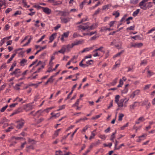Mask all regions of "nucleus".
I'll return each instance as SVG.
<instances>
[{
    "label": "nucleus",
    "mask_w": 155,
    "mask_h": 155,
    "mask_svg": "<svg viewBox=\"0 0 155 155\" xmlns=\"http://www.w3.org/2000/svg\"><path fill=\"white\" fill-rule=\"evenodd\" d=\"M118 79V78H116L113 81L110 83V84L113 86L115 85L117 82V81Z\"/></svg>",
    "instance_id": "obj_21"
},
{
    "label": "nucleus",
    "mask_w": 155,
    "mask_h": 155,
    "mask_svg": "<svg viewBox=\"0 0 155 155\" xmlns=\"http://www.w3.org/2000/svg\"><path fill=\"white\" fill-rule=\"evenodd\" d=\"M111 6V5L110 4H108L107 5H106L104 6L103 7V10H105L106 9H108L109 7H110Z\"/></svg>",
    "instance_id": "obj_31"
},
{
    "label": "nucleus",
    "mask_w": 155,
    "mask_h": 155,
    "mask_svg": "<svg viewBox=\"0 0 155 155\" xmlns=\"http://www.w3.org/2000/svg\"><path fill=\"white\" fill-rule=\"evenodd\" d=\"M120 96L119 95H117L115 97V101L116 103H118L119 100Z\"/></svg>",
    "instance_id": "obj_29"
},
{
    "label": "nucleus",
    "mask_w": 155,
    "mask_h": 155,
    "mask_svg": "<svg viewBox=\"0 0 155 155\" xmlns=\"http://www.w3.org/2000/svg\"><path fill=\"white\" fill-rule=\"evenodd\" d=\"M18 103H15L9 105V107L10 108H13L15 107L16 105H17L18 104Z\"/></svg>",
    "instance_id": "obj_54"
},
{
    "label": "nucleus",
    "mask_w": 155,
    "mask_h": 155,
    "mask_svg": "<svg viewBox=\"0 0 155 155\" xmlns=\"http://www.w3.org/2000/svg\"><path fill=\"white\" fill-rule=\"evenodd\" d=\"M27 60L25 59H22L21 60L20 64L21 66H24L26 63Z\"/></svg>",
    "instance_id": "obj_10"
},
{
    "label": "nucleus",
    "mask_w": 155,
    "mask_h": 155,
    "mask_svg": "<svg viewBox=\"0 0 155 155\" xmlns=\"http://www.w3.org/2000/svg\"><path fill=\"white\" fill-rule=\"evenodd\" d=\"M42 9L43 12L47 15H49L51 13V10L48 8L43 7L42 8Z\"/></svg>",
    "instance_id": "obj_7"
},
{
    "label": "nucleus",
    "mask_w": 155,
    "mask_h": 155,
    "mask_svg": "<svg viewBox=\"0 0 155 155\" xmlns=\"http://www.w3.org/2000/svg\"><path fill=\"white\" fill-rule=\"evenodd\" d=\"M141 126H139L138 127H137L134 126L133 127V129L135 130V132L137 133V130L138 129H140L141 128Z\"/></svg>",
    "instance_id": "obj_46"
},
{
    "label": "nucleus",
    "mask_w": 155,
    "mask_h": 155,
    "mask_svg": "<svg viewBox=\"0 0 155 155\" xmlns=\"http://www.w3.org/2000/svg\"><path fill=\"white\" fill-rule=\"evenodd\" d=\"M97 26V25L96 24H93L91 26H89V29L92 30L94 29Z\"/></svg>",
    "instance_id": "obj_17"
},
{
    "label": "nucleus",
    "mask_w": 155,
    "mask_h": 155,
    "mask_svg": "<svg viewBox=\"0 0 155 155\" xmlns=\"http://www.w3.org/2000/svg\"><path fill=\"white\" fill-rule=\"evenodd\" d=\"M79 36L82 37V36H81L79 34H78L76 33H74L73 35V37L74 38H76Z\"/></svg>",
    "instance_id": "obj_52"
},
{
    "label": "nucleus",
    "mask_w": 155,
    "mask_h": 155,
    "mask_svg": "<svg viewBox=\"0 0 155 155\" xmlns=\"http://www.w3.org/2000/svg\"><path fill=\"white\" fill-rule=\"evenodd\" d=\"M116 131L117 130H115V132L113 133L110 136V140L113 142H114V139L115 137V135L116 133Z\"/></svg>",
    "instance_id": "obj_15"
},
{
    "label": "nucleus",
    "mask_w": 155,
    "mask_h": 155,
    "mask_svg": "<svg viewBox=\"0 0 155 155\" xmlns=\"http://www.w3.org/2000/svg\"><path fill=\"white\" fill-rule=\"evenodd\" d=\"M44 112V110H40L37 111L36 112L34 113L33 111L31 112L30 113V114H32L34 116H37L38 117H39L41 115V113Z\"/></svg>",
    "instance_id": "obj_4"
},
{
    "label": "nucleus",
    "mask_w": 155,
    "mask_h": 155,
    "mask_svg": "<svg viewBox=\"0 0 155 155\" xmlns=\"http://www.w3.org/2000/svg\"><path fill=\"white\" fill-rule=\"evenodd\" d=\"M60 116V114L59 113H57L56 114H54V115L52 116L49 119H52V118L54 117H55V118L58 117H59Z\"/></svg>",
    "instance_id": "obj_35"
},
{
    "label": "nucleus",
    "mask_w": 155,
    "mask_h": 155,
    "mask_svg": "<svg viewBox=\"0 0 155 155\" xmlns=\"http://www.w3.org/2000/svg\"><path fill=\"white\" fill-rule=\"evenodd\" d=\"M69 34V32L68 31L66 32H64L62 35L63 37L65 38H67L68 37Z\"/></svg>",
    "instance_id": "obj_32"
},
{
    "label": "nucleus",
    "mask_w": 155,
    "mask_h": 155,
    "mask_svg": "<svg viewBox=\"0 0 155 155\" xmlns=\"http://www.w3.org/2000/svg\"><path fill=\"white\" fill-rule=\"evenodd\" d=\"M70 12L68 11H63L62 16H68L70 14Z\"/></svg>",
    "instance_id": "obj_14"
},
{
    "label": "nucleus",
    "mask_w": 155,
    "mask_h": 155,
    "mask_svg": "<svg viewBox=\"0 0 155 155\" xmlns=\"http://www.w3.org/2000/svg\"><path fill=\"white\" fill-rule=\"evenodd\" d=\"M81 41H74L73 43L71 44V46L70 47H73L75 45H78L79 44H81Z\"/></svg>",
    "instance_id": "obj_13"
},
{
    "label": "nucleus",
    "mask_w": 155,
    "mask_h": 155,
    "mask_svg": "<svg viewBox=\"0 0 155 155\" xmlns=\"http://www.w3.org/2000/svg\"><path fill=\"white\" fill-rule=\"evenodd\" d=\"M133 19V18L131 17H130L127 18L126 21H127V24H129L130 22L129 21V20H132Z\"/></svg>",
    "instance_id": "obj_43"
},
{
    "label": "nucleus",
    "mask_w": 155,
    "mask_h": 155,
    "mask_svg": "<svg viewBox=\"0 0 155 155\" xmlns=\"http://www.w3.org/2000/svg\"><path fill=\"white\" fill-rule=\"evenodd\" d=\"M128 123H127V124L125 125H124L121 127V128H120L122 130H124V128H125V127H127L128 126Z\"/></svg>",
    "instance_id": "obj_56"
},
{
    "label": "nucleus",
    "mask_w": 155,
    "mask_h": 155,
    "mask_svg": "<svg viewBox=\"0 0 155 155\" xmlns=\"http://www.w3.org/2000/svg\"><path fill=\"white\" fill-rule=\"evenodd\" d=\"M38 61V60H36L35 61H34L32 62L31 64L29 66V68H30L31 67H32V66L34 65L36 63V62Z\"/></svg>",
    "instance_id": "obj_59"
},
{
    "label": "nucleus",
    "mask_w": 155,
    "mask_h": 155,
    "mask_svg": "<svg viewBox=\"0 0 155 155\" xmlns=\"http://www.w3.org/2000/svg\"><path fill=\"white\" fill-rule=\"evenodd\" d=\"M56 33H53L50 37L49 43H51L53 41L54 38V37L56 36Z\"/></svg>",
    "instance_id": "obj_11"
},
{
    "label": "nucleus",
    "mask_w": 155,
    "mask_h": 155,
    "mask_svg": "<svg viewBox=\"0 0 155 155\" xmlns=\"http://www.w3.org/2000/svg\"><path fill=\"white\" fill-rule=\"evenodd\" d=\"M103 48H104V47H103L101 46V47H100L99 48H98L97 49H96L94 50L93 51V52H95L97 51H101L102 52H104V51L102 50V49Z\"/></svg>",
    "instance_id": "obj_20"
},
{
    "label": "nucleus",
    "mask_w": 155,
    "mask_h": 155,
    "mask_svg": "<svg viewBox=\"0 0 155 155\" xmlns=\"http://www.w3.org/2000/svg\"><path fill=\"white\" fill-rule=\"evenodd\" d=\"M137 103V102H134L130 106V108L131 109H134V108L137 106V105L136 104Z\"/></svg>",
    "instance_id": "obj_18"
},
{
    "label": "nucleus",
    "mask_w": 155,
    "mask_h": 155,
    "mask_svg": "<svg viewBox=\"0 0 155 155\" xmlns=\"http://www.w3.org/2000/svg\"><path fill=\"white\" fill-rule=\"evenodd\" d=\"M53 3V5H56L61 4L62 3V2L59 1H55V0L54 2Z\"/></svg>",
    "instance_id": "obj_22"
},
{
    "label": "nucleus",
    "mask_w": 155,
    "mask_h": 155,
    "mask_svg": "<svg viewBox=\"0 0 155 155\" xmlns=\"http://www.w3.org/2000/svg\"><path fill=\"white\" fill-rule=\"evenodd\" d=\"M135 28V26L134 25L133 26H131L127 28L126 30H134Z\"/></svg>",
    "instance_id": "obj_51"
},
{
    "label": "nucleus",
    "mask_w": 155,
    "mask_h": 155,
    "mask_svg": "<svg viewBox=\"0 0 155 155\" xmlns=\"http://www.w3.org/2000/svg\"><path fill=\"white\" fill-rule=\"evenodd\" d=\"M93 49V47H91L90 48H87L84 49L81 51V53H83L85 52L89 51Z\"/></svg>",
    "instance_id": "obj_16"
},
{
    "label": "nucleus",
    "mask_w": 155,
    "mask_h": 155,
    "mask_svg": "<svg viewBox=\"0 0 155 155\" xmlns=\"http://www.w3.org/2000/svg\"><path fill=\"white\" fill-rule=\"evenodd\" d=\"M124 146V143H122V144H121L119 146H118V147H117L116 148L114 147V150H119L121 148L122 146Z\"/></svg>",
    "instance_id": "obj_39"
},
{
    "label": "nucleus",
    "mask_w": 155,
    "mask_h": 155,
    "mask_svg": "<svg viewBox=\"0 0 155 155\" xmlns=\"http://www.w3.org/2000/svg\"><path fill=\"white\" fill-rule=\"evenodd\" d=\"M101 114H101L100 115H96L94 117H92V119L93 120L99 118L101 117Z\"/></svg>",
    "instance_id": "obj_44"
},
{
    "label": "nucleus",
    "mask_w": 155,
    "mask_h": 155,
    "mask_svg": "<svg viewBox=\"0 0 155 155\" xmlns=\"http://www.w3.org/2000/svg\"><path fill=\"white\" fill-rule=\"evenodd\" d=\"M17 124L16 126V127L18 129H21L23 127L25 123L24 120L22 119L16 122Z\"/></svg>",
    "instance_id": "obj_2"
},
{
    "label": "nucleus",
    "mask_w": 155,
    "mask_h": 155,
    "mask_svg": "<svg viewBox=\"0 0 155 155\" xmlns=\"http://www.w3.org/2000/svg\"><path fill=\"white\" fill-rule=\"evenodd\" d=\"M93 61L92 60H90L86 61V63L87 64L91 65L92 64V63L93 62Z\"/></svg>",
    "instance_id": "obj_53"
},
{
    "label": "nucleus",
    "mask_w": 155,
    "mask_h": 155,
    "mask_svg": "<svg viewBox=\"0 0 155 155\" xmlns=\"http://www.w3.org/2000/svg\"><path fill=\"white\" fill-rule=\"evenodd\" d=\"M148 101L147 100H145L142 102V106L147 105L148 103Z\"/></svg>",
    "instance_id": "obj_38"
},
{
    "label": "nucleus",
    "mask_w": 155,
    "mask_h": 155,
    "mask_svg": "<svg viewBox=\"0 0 155 155\" xmlns=\"http://www.w3.org/2000/svg\"><path fill=\"white\" fill-rule=\"evenodd\" d=\"M21 85V84H16L14 86V88L16 90H19L20 89V88L19 87Z\"/></svg>",
    "instance_id": "obj_42"
},
{
    "label": "nucleus",
    "mask_w": 155,
    "mask_h": 155,
    "mask_svg": "<svg viewBox=\"0 0 155 155\" xmlns=\"http://www.w3.org/2000/svg\"><path fill=\"white\" fill-rule=\"evenodd\" d=\"M147 61L146 60H142L141 61V63L140 64V65H146L147 64Z\"/></svg>",
    "instance_id": "obj_34"
},
{
    "label": "nucleus",
    "mask_w": 155,
    "mask_h": 155,
    "mask_svg": "<svg viewBox=\"0 0 155 155\" xmlns=\"http://www.w3.org/2000/svg\"><path fill=\"white\" fill-rule=\"evenodd\" d=\"M46 48V45L45 46L43 47H41L40 50H38L35 53V55L37 54L39 52L41 51L42 50L45 49Z\"/></svg>",
    "instance_id": "obj_25"
},
{
    "label": "nucleus",
    "mask_w": 155,
    "mask_h": 155,
    "mask_svg": "<svg viewBox=\"0 0 155 155\" xmlns=\"http://www.w3.org/2000/svg\"><path fill=\"white\" fill-rule=\"evenodd\" d=\"M66 50L65 45H64L61 48V49L58 51V52L62 54H64Z\"/></svg>",
    "instance_id": "obj_12"
},
{
    "label": "nucleus",
    "mask_w": 155,
    "mask_h": 155,
    "mask_svg": "<svg viewBox=\"0 0 155 155\" xmlns=\"http://www.w3.org/2000/svg\"><path fill=\"white\" fill-rule=\"evenodd\" d=\"M42 83V82H39L38 84H32L30 85V86H33V85H35V88H37V87L38 86L39 84H41Z\"/></svg>",
    "instance_id": "obj_40"
},
{
    "label": "nucleus",
    "mask_w": 155,
    "mask_h": 155,
    "mask_svg": "<svg viewBox=\"0 0 155 155\" xmlns=\"http://www.w3.org/2000/svg\"><path fill=\"white\" fill-rule=\"evenodd\" d=\"M128 91V89L127 88H125L122 91V93L124 94H126L127 93Z\"/></svg>",
    "instance_id": "obj_50"
},
{
    "label": "nucleus",
    "mask_w": 155,
    "mask_h": 155,
    "mask_svg": "<svg viewBox=\"0 0 155 155\" xmlns=\"http://www.w3.org/2000/svg\"><path fill=\"white\" fill-rule=\"evenodd\" d=\"M148 1V0H143L140 3L139 6L141 9L143 10L147 9V6L146 2Z\"/></svg>",
    "instance_id": "obj_1"
},
{
    "label": "nucleus",
    "mask_w": 155,
    "mask_h": 155,
    "mask_svg": "<svg viewBox=\"0 0 155 155\" xmlns=\"http://www.w3.org/2000/svg\"><path fill=\"white\" fill-rule=\"evenodd\" d=\"M124 116V114H123L122 113L119 114L118 120L119 121H121Z\"/></svg>",
    "instance_id": "obj_28"
},
{
    "label": "nucleus",
    "mask_w": 155,
    "mask_h": 155,
    "mask_svg": "<svg viewBox=\"0 0 155 155\" xmlns=\"http://www.w3.org/2000/svg\"><path fill=\"white\" fill-rule=\"evenodd\" d=\"M91 127V126L90 125H86L83 128V131L85 132V131L89 128Z\"/></svg>",
    "instance_id": "obj_45"
},
{
    "label": "nucleus",
    "mask_w": 155,
    "mask_h": 155,
    "mask_svg": "<svg viewBox=\"0 0 155 155\" xmlns=\"http://www.w3.org/2000/svg\"><path fill=\"white\" fill-rule=\"evenodd\" d=\"M100 8H98L97 9V10L96 11L94 12V15H96L97 14H98L99 12H100Z\"/></svg>",
    "instance_id": "obj_60"
},
{
    "label": "nucleus",
    "mask_w": 155,
    "mask_h": 155,
    "mask_svg": "<svg viewBox=\"0 0 155 155\" xmlns=\"http://www.w3.org/2000/svg\"><path fill=\"white\" fill-rule=\"evenodd\" d=\"M124 51L123 50H122L120 52H119V53H117V54L114 55L113 57V58H115L117 57L120 56V55H121V54H122L123 53Z\"/></svg>",
    "instance_id": "obj_27"
},
{
    "label": "nucleus",
    "mask_w": 155,
    "mask_h": 155,
    "mask_svg": "<svg viewBox=\"0 0 155 155\" xmlns=\"http://www.w3.org/2000/svg\"><path fill=\"white\" fill-rule=\"evenodd\" d=\"M16 63H13L11 65V68H10L9 69V71H12L14 68L15 67L16 65Z\"/></svg>",
    "instance_id": "obj_37"
},
{
    "label": "nucleus",
    "mask_w": 155,
    "mask_h": 155,
    "mask_svg": "<svg viewBox=\"0 0 155 155\" xmlns=\"http://www.w3.org/2000/svg\"><path fill=\"white\" fill-rule=\"evenodd\" d=\"M61 27V25L60 24H58L55 27H54V29L55 30H56L58 29L59 28Z\"/></svg>",
    "instance_id": "obj_63"
},
{
    "label": "nucleus",
    "mask_w": 155,
    "mask_h": 155,
    "mask_svg": "<svg viewBox=\"0 0 155 155\" xmlns=\"http://www.w3.org/2000/svg\"><path fill=\"white\" fill-rule=\"evenodd\" d=\"M145 120V119L143 117H139L138 119V120L140 122H143Z\"/></svg>",
    "instance_id": "obj_48"
},
{
    "label": "nucleus",
    "mask_w": 155,
    "mask_h": 155,
    "mask_svg": "<svg viewBox=\"0 0 155 155\" xmlns=\"http://www.w3.org/2000/svg\"><path fill=\"white\" fill-rule=\"evenodd\" d=\"M147 8H149L152 7V3L151 2H149L147 3Z\"/></svg>",
    "instance_id": "obj_55"
},
{
    "label": "nucleus",
    "mask_w": 155,
    "mask_h": 155,
    "mask_svg": "<svg viewBox=\"0 0 155 155\" xmlns=\"http://www.w3.org/2000/svg\"><path fill=\"white\" fill-rule=\"evenodd\" d=\"M44 120V119L43 118H41L37 120H36L35 121H36L38 124H39L42 121H43Z\"/></svg>",
    "instance_id": "obj_47"
},
{
    "label": "nucleus",
    "mask_w": 155,
    "mask_h": 155,
    "mask_svg": "<svg viewBox=\"0 0 155 155\" xmlns=\"http://www.w3.org/2000/svg\"><path fill=\"white\" fill-rule=\"evenodd\" d=\"M147 73L148 75L147 77H150L152 75H153L155 74V73L151 71H148Z\"/></svg>",
    "instance_id": "obj_30"
},
{
    "label": "nucleus",
    "mask_w": 155,
    "mask_h": 155,
    "mask_svg": "<svg viewBox=\"0 0 155 155\" xmlns=\"http://www.w3.org/2000/svg\"><path fill=\"white\" fill-rule=\"evenodd\" d=\"M13 129V127H9L8 129L5 130V131L7 132H8L11 131V130Z\"/></svg>",
    "instance_id": "obj_49"
},
{
    "label": "nucleus",
    "mask_w": 155,
    "mask_h": 155,
    "mask_svg": "<svg viewBox=\"0 0 155 155\" xmlns=\"http://www.w3.org/2000/svg\"><path fill=\"white\" fill-rule=\"evenodd\" d=\"M138 0H130V3L134 5H135L138 2Z\"/></svg>",
    "instance_id": "obj_33"
},
{
    "label": "nucleus",
    "mask_w": 155,
    "mask_h": 155,
    "mask_svg": "<svg viewBox=\"0 0 155 155\" xmlns=\"http://www.w3.org/2000/svg\"><path fill=\"white\" fill-rule=\"evenodd\" d=\"M126 99H123L120 100L119 102H118L117 104L118 107H122L124 106L123 103L124 101Z\"/></svg>",
    "instance_id": "obj_8"
},
{
    "label": "nucleus",
    "mask_w": 155,
    "mask_h": 155,
    "mask_svg": "<svg viewBox=\"0 0 155 155\" xmlns=\"http://www.w3.org/2000/svg\"><path fill=\"white\" fill-rule=\"evenodd\" d=\"M71 18L69 17H61L60 19L61 22L62 23H67L68 22H69Z\"/></svg>",
    "instance_id": "obj_6"
},
{
    "label": "nucleus",
    "mask_w": 155,
    "mask_h": 155,
    "mask_svg": "<svg viewBox=\"0 0 155 155\" xmlns=\"http://www.w3.org/2000/svg\"><path fill=\"white\" fill-rule=\"evenodd\" d=\"M55 76V75H53L51 76L50 77V78L48 80V82L49 83H52L54 80V79H53V78Z\"/></svg>",
    "instance_id": "obj_23"
},
{
    "label": "nucleus",
    "mask_w": 155,
    "mask_h": 155,
    "mask_svg": "<svg viewBox=\"0 0 155 155\" xmlns=\"http://www.w3.org/2000/svg\"><path fill=\"white\" fill-rule=\"evenodd\" d=\"M7 119H6V118H3V119L1 121L0 124H3L5 122H7Z\"/></svg>",
    "instance_id": "obj_61"
},
{
    "label": "nucleus",
    "mask_w": 155,
    "mask_h": 155,
    "mask_svg": "<svg viewBox=\"0 0 155 155\" xmlns=\"http://www.w3.org/2000/svg\"><path fill=\"white\" fill-rule=\"evenodd\" d=\"M95 134L93 132H91V135L89 137V139L91 140L92 138H93L94 136H95Z\"/></svg>",
    "instance_id": "obj_62"
},
{
    "label": "nucleus",
    "mask_w": 155,
    "mask_h": 155,
    "mask_svg": "<svg viewBox=\"0 0 155 155\" xmlns=\"http://www.w3.org/2000/svg\"><path fill=\"white\" fill-rule=\"evenodd\" d=\"M21 71L19 69L17 68L15 69V70L12 72L10 74L12 75H16L20 73Z\"/></svg>",
    "instance_id": "obj_9"
},
{
    "label": "nucleus",
    "mask_w": 155,
    "mask_h": 155,
    "mask_svg": "<svg viewBox=\"0 0 155 155\" xmlns=\"http://www.w3.org/2000/svg\"><path fill=\"white\" fill-rule=\"evenodd\" d=\"M139 9H137V10L135 11L133 14V16H134V17H135L139 13Z\"/></svg>",
    "instance_id": "obj_24"
},
{
    "label": "nucleus",
    "mask_w": 155,
    "mask_h": 155,
    "mask_svg": "<svg viewBox=\"0 0 155 155\" xmlns=\"http://www.w3.org/2000/svg\"><path fill=\"white\" fill-rule=\"evenodd\" d=\"M131 38L134 39V40H137L140 39V38L139 35H137L134 36H131Z\"/></svg>",
    "instance_id": "obj_26"
},
{
    "label": "nucleus",
    "mask_w": 155,
    "mask_h": 155,
    "mask_svg": "<svg viewBox=\"0 0 155 155\" xmlns=\"http://www.w3.org/2000/svg\"><path fill=\"white\" fill-rule=\"evenodd\" d=\"M89 23L88 22L87 23H86L84 24L83 25H80L77 26L78 28V29L80 30H85L86 29H88L89 28V25L88 24H89Z\"/></svg>",
    "instance_id": "obj_3"
},
{
    "label": "nucleus",
    "mask_w": 155,
    "mask_h": 155,
    "mask_svg": "<svg viewBox=\"0 0 155 155\" xmlns=\"http://www.w3.org/2000/svg\"><path fill=\"white\" fill-rule=\"evenodd\" d=\"M21 14V12L20 11H17L13 15L14 16H16L18 15H20Z\"/></svg>",
    "instance_id": "obj_58"
},
{
    "label": "nucleus",
    "mask_w": 155,
    "mask_h": 155,
    "mask_svg": "<svg viewBox=\"0 0 155 155\" xmlns=\"http://www.w3.org/2000/svg\"><path fill=\"white\" fill-rule=\"evenodd\" d=\"M99 137L101 139L105 140L106 138V137L105 135H101L99 136Z\"/></svg>",
    "instance_id": "obj_64"
},
{
    "label": "nucleus",
    "mask_w": 155,
    "mask_h": 155,
    "mask_svg": "<svg viewBox=\"0 0 155 155\" xmlns=\"http://www.w3.org/2000/svg\"><path fill=\"white\" fill-rule=\"evenodd\" d=\"M112 15L115 16V18H117L119 16L120 13L118 11H115L113 12Z\"/></svg>",
    "instance_id": "obj_19"
},
{
    "label": "nucleus",
    "mask_w": 155,
    "mask_h": 155,
    "mask_svg": "<svg viewBox=\"0 0 155 155\" xmlns=\"http://www.w3.org/2000/svg\"><path fill=\"white\" fill-rule=\"evenodd\" d=\"M140 91V90L137 89L133 91L132 94L130 95V97L132 99H133L135 97V96L139 94Z\"/></svg>",
    "instance_id": "obj_5"
},
{
    "label": "nucleus",
    "mask_w": 155,
    "mask_h": 155,
    "mask_svg": "<svg viewBox=\"0 0 155 155\" xmlns=\"http://www.w3.org/2000/svg\"><path fill=\"white\" fill-rule=\"evenodd\" d=\"M8 107V105H5V106L2 107L0 110V111L1 112H3Z\"/></svg>",
    "instance_id": "obj_36"
},
{
    "label": "nucleus",
    "mask_w": 155,
    "mask_h": 155,
    "mask_svg": "<svg viewBox=\"0 0 155 155\" xmlns=\"http://www.w3.org/2000/svg\"><path fill=\"white\" fill-rule=\"evenodd\" d=\"M18 100V101L19 102H21V101L22 100H23V99L22 98H19L18 97H17L15 100H14L13 101V102H15V101H17V100Z\"/></svg>",
    "instance_id": "obj_57"
},
{
    "label": "nucleus",
    "mask_w": 155,
    "mask_h": 155,
    "mask_svg": "<svg viewBox=\"0 0 155 155\" xmlns=\"http://www.w3.org/2000/svg\"><path fill=\"white\" fill-rule=\"evenodd\" d=\"M55 155H63L62 152L61 150L57 151L55 152Z\"/></svg>",
    "instance_id": "obj_41"
}]
</instances>
